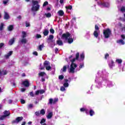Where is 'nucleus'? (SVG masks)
<instances>
[{"instance_id": "3c124183", "label": "nucleus", "mask_w": 125, "mask_h": 125, "mask_svg": "<svg viewBox=\"0 0 125 125\" xmlns=\"http://www.w3.org/2000/svg\"><path fill=\"white\" fill-rule=\"evenodd\" d=\"M25 100H23V99H21V104H25Z\"/></svg>"}, {"instance_id": "ddd939ff", "label": "nucleus", "mask_w": 125, "mask_h": 125, "mask_svg": "<svg viewBox=\"0 0 125 125\" xmlns=\"http://www.w3.org/2000/svg\"><path fill=\"white\" fill-rule=\"evenodd\" d=\"M53 116V112H50L48 113L47 115V119H51L52 117Z\"/></svg>"}, {"instance_id": "bb28decb", "label": "nucleus", "mask_w": 125, "mask_h": 125, "mask_svg": "<svg viewBox=\"0 0 125 125\" xmlns=\"http://www.w3.org/2000/svg\"><path fill=\"white\" fill-rule=\"evenodd\" d=\"M53 39H54V36H53V35H50L49 36V38H48V40L49 41H52Z\"/></svg>"}, {"instance_id": "1a4fd4ad", "label": "nucleus", "mask_w": 125, "mask_h": 125, "mask_svg": "<svg viewBox=\"0 0 125 125\" xmlns=\"http://www.w3.org/2000/svg\"><path fill=\"white\" fill-rule=\"evenodd\" d=\"M12 53H13V51H10L9 53H8L6 55H5L4 57L6 59H8L10 56L12 55Z\"/></svg>"}, {"instance_id": "79ce46f5", "label": "nucleus", "mask_w": 125, "mask_h": 125, "mask_svg": "<svg viewBox=\"0 0 125 125\" xmlns=\"http://www.w3.org/2000/svg\"><path fill=\"white\" fill-rule=\"evenodd\" d=\"M36 39H40V38H42V35H41L40 34H37L36 36Z\"/></svg>"}, {"instance_id": "e2e57ef3", "label": "nucleus", "mask_w": 125, "mask_h": 125, "mask_svg": "<svg viewBox=\"0 0 125 125\" xmlns=\"http://www.w3.org/2000/svg\"><path fill=\"white\" fill-rule=\"evenodd\" d=\"M102 2H100V1H98L97 2V4L98 5H102Z\"/></svg>"}, {"instance_id": "680f3d73", "label": "nucleus", "mask_w": 125, "mask_h": 125, "mask_svg": "<svg viewBox=\"0 0 125 125\" xmlns=\"http://www.w3.org/2000/svg\"><path fill=\"white\" fill-rule=\"evenodd\" d=\"M121 37L122 39H123V40H125V35H121Z\"/></svg>"}, {"instance_id": "a211bd4d", "label": "nucleus", "mask_w": 125, "mask_h": 125, "mask_svg": "<svg viewBox=\"0 0 125 125\" xmlns=\"http://www.w3.org/2000/svg\"><path fill=\"white\" fill-rule=\"evenodd\" d=\"M89 115L91 117H92V116L94 115L95 114V112H94V111L92 109H90L89 111Z\"/></svg>"}, {"instance_id": "cd10ccee", "label": "nucleus", "mask_w": 125, "mask_h": 125, "mask_svg": "<svg viewBox=\"0 0 125 125\" xmlns=\"http://www.w3.org/2000/svg\"><path fill=\"white\" fill-rule=\"evenodd\" d=\"M116 62L117 63H118V64H121V63H123V60H122V59H116Z\"/></svg>"}, {"instance_id": "f257e3e1", "label": "nucleus", "mask_w": 125, "mask_h": 125, "mask_svg": "<svg viewBox=\"0 0 125 125\" xmlns=\"http://www.w3.org/2000/svg\"><path fill=\"white\" fill-rule=\"evenodd\" d=\"M76 60H77V59L76 58H73L72 60H70L71 63L69 69V73H71L72 74H74L75 73V70L76 68L78 67V65L74 62H76Z\"/></svg>"}, {"instance_id": "0eeeda50", "label": "nucleus", "mask_w": 125, "mask_h": 125, "mask_svg": "<svg viewBox=\"0 0 125 125\" xmlns=\"http://www.w3.org/2000/svg\"><path fill=\"white\" fill-rule=\"evenodd\" d=\"M45 67L46 70H47V61H45L43 64H40V70H43Z\"/></svg>"}, {"instance_id": "a19ab883", "label": "nucleus", "mask_w": 125, "mask_h": 125, "mask_svg": "<svg viewBox=\"0 0 125 125\" xmlns=\"http://www.w3.org/2000/svg\"><path fill=\"white\" fill-rule=\"evenodd\" d=\"M30 22H28L27 21H25V27H30Z\"/></svg>"}, {"instance_id": "c85d7f7f", "label": "nucleus", "mask_w": 125, "mask_h": 125, "mask_svg": "<svg viewBox=\"0 0 125 125\" xmlns=\"http://www.w3.org/2000/svg\"><path fill=\"white\" fill-rule=\"evenodd\" d=\"M46 75L45 74V72H40V73H39V77H43V76Z\"/></svg>"}, {"instance_id": "f3484780", "label": "nucleus", "mask_w": 125, "mask_h": 125, "mask_svg": "<svg viewBox=\"0 0 125 125\" xmlns=\"http://www.w3.org/2000/svg\"><path fill=\"white\" fill-rule=\"evenodd\" d=\"M117 43H120V44L124 45L125 44V41L124 40L120 39L117 41Z\"/></svg>"}, {"instance_id": "2f4dec72", "label": "nucleus", "mask_w": 125, "mask_h": 125, "mask_svg": "<svg viewBox=\"0 0 125 125\" xmlns=\"http://www.w3.org/2000/svg\"><path fill=\"white\" fill-rule=\"evenodd\" d=\"M22 36L21 38H22V39H25V38H26L27 37V35L26 34V32L23 31L22 32Z\"/></svg>"}, {"instance_id": "9d476101", "label": "nucleus", "mask_w": 125, "mask_h": 125, "mask_svg": "<svg viewBox=\"0 0 125 125\" xmlns=\"http://www.w3.org/2000/svg\"><path fill=\"white\" fill-rule=\"evenodd\" d=\"M22 84H23V85H24V86H25L26 87H29V86H30V83H29V81L28 80L24 81L22 83Z\"/></svg>"}, {"instance_id": "6e6552de", "label": "nucleus", "mask_w": 125, "mask_h": 125, "mask_svg": "<svg viewBox=\"0 0 125 125\" xmlns=\"http://www.w3.org/2000/svg\"><path fill=\"white\" fill-rule=\"evenodd\" d=\"M71 36V34L69 32H66V33H64L62 35V39H65V40H68V38Z\"/></svg>"}, {"instance_id": "13d9d810", "label": "nucleus", "mask_w": 125, "mask_h": 125, "mask_svg": "<svg viewBox=\"0 0 125 125\" xmlns=\"http://www.w3.org/2000/svg\"><path fill=\"white\" fill-rule=\"evenodd\" d=\"M51 17V14L50 13H47V18H49Z\"/></svg>"}, {"instance_id": "0e129e2a", "label": "nucleus", "mask_w": 125, "mask_h": 125, "mask_svg": "<svg viewBox=\"0 0 125 125\" xmlns=\"http://www.w3.org/2000/svg\"><path fill=\"white\" fill-rule=\"evenodd\" d=\"M85 112L86 114H89V111H88V109H87V108H86L85 110Z\"/></svg>"}, {"instance_id": "603ef678", "label": "nucleus", "mask_w": 125, "mask_h": 125, "mask_svg": "<svg viewBox=\"0 0 125 125\" xmlns=\"http://www.w3.org/2000/svg\"><path fill=\"white\" fill-rule=\"evenodd\" d=\"M9 0H3V4H6L7 2H8Z\"/></svg>"}, {"instance_id": "f704fd0d", "label": "nucleus", "mask_w": 125, "mask_h": 125, "mask_svg": "<svg viewBox=\"0 0 125 125\" xmlns=\"http://www.w3.org/2000/svg\"><path fill=\"white\" fill-rule=\"evenodd\" d=\"M80 58L82 60H83L84 59V54L82 53L80 55Z\"/></svg>"}, {"instance_id": "20e7f679", "label": "nucleus", "mask_w": 125, "mask_h": 125, "mask_svg": "<svg viewBox=\"0 0 125 125\" xmlns=\"http://www.w3.org/2000/svg\"><path fill=\"white\" fill-rule=\"evenodd\" d=\"M95 31L93 33V35L95 38H98L99 34H98V31H99V27L97 24L95 25Z\"/></svg>"}, {"instance_id": "5701e85b", "label": "nucleus", "mask_w": 125, "mask_h": 125, "mask_svg": "<svg viewBox=\"0 0 125 125\" xmlns=\"http://www.w3.org/2000/svg\"><path fill=\"white\" fill-rule=\"evenodd\" d=\"M6 74H7L6 70H2L1 71L0 70V76H1L2 75H6Z\"/></svg>"}, {"instance_id": "8fccbe9b", "label": "nucleus", "mask_w": 125, "mask_h": 125, "mask_svg": "<svg viewBox=\"0 0 125 125\" xmlns=\"http://www.w3.org/2000/svg\"><path fill=\"white\" fill-rule=\"evenodd\" d=\"M40 114H41V113H40V111H36L35 112L36 116H40Z\"/></svg>"}, {"instance_id": "423d86ee", "label": "nucleus", "mask_w": 125, "mask_h": 125, "mask_svg": "<svg viewBox=\"0 0 125 125\" xmlns=\"http://www.w3.org/2000/svg\"><path fill=\"white\" fill-rule=\"evenodd\" d=\"M58 102V98H56L54 100L52 99H50L49 100V104L51 105H52V104H56Z\"/></svg>"}, {"instance_id": "72a5a7b5", "label": "nucleus", "mask_w": 125, "mask_h": 125, "mask_svg": "<svg viewBox=\"0 0 125 125\" xmlns=\"http://www.w3.org/2000/svg\"><path fill=\"white\" fill-rule=\"evenodd\" d=\"M44 114H45V111L43 109H42L40 111V114L43 115Z\"/></svg>"}, {"instance_id": "a878e982", "label": "nucleus", "mask_w": 125, "mask_h": 125, "mask_svg": "<svg viewBox=\"0 0 125 125\" xmlns=\"http://www.w3.org/2000/svg\"><path fill=\"white\" fill-rule=\"evenodd\" d=\"M62 72H65L67 71V66H63V68L61 69Z\"/></svg>"}, {"instance_id": "338daca9", "label": "nucleus", "mask_w": 125, "mask_h": 125, "mask_svg": "<svg viewBox=\"0 0 125 125\" xmlns=\"http://www.w3.org/2000/svg\"><path fill=\"white\" fill-rule=\"evenodd\" d=\"M30 96H32V97H34V93H33V92H30Z\"/></svg>"}, {"instance_id": "09e8293b", "label": "nucleus", "mask_w": 125, "mask_h": 125, "mask_svg": "<svg viewBox=\"0 0 125 125\" xmlns=\"http://www.w3.org/2000/svg\"><path fill=\"white\" fill-rule=\"evenodd\" d=\"M50 33H51V34H54V29L51 28L50 29Z\"/></svg>"}, {"instance_id": "37998d69", "label": "nucleus", "mask_w": 125, "mask_h": 125, "mask_svg": "<svg viewBox=\"0 0 125 125\" xmlns=\"http://www.w3.org/2000/svg\"><path fill=\"white\" fill-rule=\"evenodd\" d=\"M86 108H80V111L81 112H85V110H86Z\"/></svg>"}, {"instance_id": "412c9836", "label": "nucleus", "mask_w": 125, "mask_h": 125, "mask_svg": "<svg viewBox=\"0 0 125 125\" xmlns=\"http://www.w3.org/2000/svg\"><path fill=\"white\" fill-rule=\"evenodd\" d=\"M65 8L66 9V12H68V10H72L73 8V6H72V5H69L68 6H65Z\"/></svg>"}, {"instance_id": "774afa93", "label": "nucleus", "mask_w": 125, "mask_h": 125, "mask_svg": "<svg viewBox=\"0 0 125 125\" xmlns=\"http://www.w3.org/2000/svg\"><path fill=\"white\" fill-rule=\"evenodd\" d=\"M28 107L30 109H31V108H33V104H30L29 105H28Z\"/></svg>"}, {"instance_id": "5fc2aeb1", "label": "nucleus", "mask_w": 125, "mask_h": 125, "mask_svg": "<svg viewBox=\"0 0 125 125\" xmlns=\"http://www.w3.org/2000/svg\"><path fill=\"white\" fill-rule=\"evenodd\" d=\"M107 57H109V54L106 53L105 55H104V58L105 59H107Z\"/></svg>"}, {"instance_id": "c756f323", "label": "nucleus", "mask_w": 125, "mask_h": 125, "mask_svg": "<svg viewBox=\"0 0 125 125\" xmlns=\"http://www.w3.org/2000/svg\"><path fill=\"white\" fill-rule=\"evenodd\" d=\"M74 42V39H73V38H69L68 39V43H72V42Z\"/></svg>"}, {"instance_id": "2eb2a0df", "label": "nucleus", "mask_w": 125, "mask_h": 125, "mask_svg": "<svg viewBox=\"0 0 125 125\" xmlns=\"http://www.w3.org/2000/svg\"><path fill=\"white\" fill-rule=\"evenodd\" d=\"M57 44L58 45H63V42L61 40H58L57 41Z\"/></svg>"}, {"instance_id": "052dcab7", "label": "nucleus", "mask_w": 125, "mask_h": 125, "mask_svg": "<svg viewBox=\"0 0 125 125\" xmlns=\"http://www.w3.org/2000/svg\"><path fill=\"white\" fill-rule=\"evenodd\" d=\"M3 45H4V43H0V48H1V47H2V46H3Z\"/></svg>"}, {"instance_id": "58836bf2", "label": "nucleus", "mask_w": 125, "mask_h": 125, "mask_svg": "<svg viewBox=\"0 0 125 125\" xmlns=\"http://www.w3.org/2000/svg\"><path fill=\"white\" fill-rule=\"evenodd\" d=\"M59 80H63L64 79V76L63 75H61L59 76Z\"/></svg>"}, {"instance_id": "bf43d9fd", "label": "nucleus", "mask_w": 125, "mask_h": 125, "mask_svg": "<svg viewBox=\"0 0 125 125\" xmlns=\"http://www.w3.org/2000/svg\"><path fill=\"white\" fill-rule=\"evenodd\" d=\"M84 65L83 64H80V65L79 66L80 69L83 68V67Z\"/></svg>"}, {"instance_id": "b1692460", "label": "nucleus", "mask_w": 125, "mask_h": 125, "mask_svg": "<svg viewBox=\"0 0 125 125\" xmlns=\"http://www.w3.org/2000/svg\"><path fill=\"white\" fill-rule=\"evenodd\" d=\"M14 29L13 25H11L8 27V31H13Z\"/></svg>"}, {"instance_id": "49530a36", "label": "nucleus", "mask_w": 125, "mask_h": 125, "mask_svg": "<svg viewBox=\"0 0 125 125\" xmlns=\"http://www.w3.org/2000/svg\"><path fill=\"white\" fill-rule=\"evenodd\" d=\"M43 123H45V120L44 118L42 119L40 124H43Z\"/></svg>"}, {"instance_id": "39448f33", "label": "nucleus", "mask_w": 125, "mask_h": 125, "mask_svg": "<svg viewBox=\"0 0 125 125\" xmlns=\"http://www.w3.org/2000/svg\"><path fill=\"white\" fill-rule=\"evenodd\" d=\"M23 120V117H18L16 120L12 121V124H18L20 122H21Z\"/></svg>"}, {"instance_id": "a18cd8bd", "label": "nucleus", "mask_w": 125, "mask_h": 125, "mask_svg": "<svg viewBox=\"0 0 125 125\" xmlns=\"http://www.w3.org/2000/svg\"><path fill=\"white\" fill-rule=\"evenodd\" d=\"M44 36H47V30H45L44 32H43Z\"/></svg>"}, {"instance_id": "4c0bfd02", "label": "nucleus", "mask_w": 125, "mask_h": 125, "mask_svg": "<svg viewBox=\"0 0 125 125\" xmlns=\"http://www.w3.org/2000/svg\"><path fill=\"white\" fill-rule=\"evenodd\" d=\"M76 19H77L76 18H72V19L71 20V23H72V24H74V22L76 21Z\"/></svg>"}, {"instance_id": "864d4df0", "label": "nucleus", "mask_w": 125, "mask_h": 125, "mask_svg": "<svg viewBox=\"0 0 125 125\" xmlns=\"http://www.w3.org/2000/svg\"><path fill=\"white\" fill-rule=\"evenodd\" d=\"M69 80L70 81H69L68 79H64V82L68 83V82H69V83H70L71 82V78H69Z\"/></svg>"}, {"instance_id": "aec40b11", "label": "nucleus", "mask_w": 125, "mask_h": 125, "mask_svg": "<svg viewBox=\"0 0 125 125\" xmlns=\"http://www.w3.org/2000/svg\"><path fill=\"white\" fill-rule=\"evenodd\" d=\"M14 42H15V39L14 38H12V39H11L9 42V44H10V45H12L13 43H14Z\"/></svg>"}, {"instance_id": "393cba45", "label": "nucleus", "mask_w": 125, "mask_h": 125, "mask_svg": "<svg viewBox=\"0 0 125 125\" xmlns=\"http://www.w3.org/2000/svg\"><path fill=\"white\" fill-rule=\"evenodd\" d=\"M50 63L47 62V71H51V66L49 65Z\"/></svg>"}, {"instance_id": "7c9ffc66", "label": "nucleus", "mask_w": 125, "mask_h": 125, "mask_svg": "<svg viewBox=\"0 0 125 125\" xmlns=\"http://www.w3.org/2000/svg\"><path fill=\"white\" fill-rule=\"evenodd\" d=\"M4 26V24H3V23H1L0 25V31H2L3 30V26Z\"/></svg>"}, {"instance_id": "de8ad7c7", "label": "nucleus", "mask_w": 125, "mask_h": 125, "mask_svg": "<svg viewBox=\"0 0 125 125\" xmlns=\"http://www.w3.org/2000/svg\"><path fill=\"white\" fill-rule=\"evenodd\" d=\"M39 93L40 94H42L43 93H44V91L43 90H39Z\"/></svg>"}, {"instance_id": "4d7b16f0", "label": "nucleus", "mask_w": 125, "mask_h": 125, "mask_svg": "<svg viewBox=\"0 0 125 125\" xmlns=\"http://www.w3.org/2000/svg\"><path fill=\"white\" fill-rule=\"evenodd\" d=\"M46 5H47V1H46L43 4V7L46 6Z\"/></svg>"}, {"instance_id": "f8f14e48", "label": "nucleus", "mask_w": 125, "mask_h": 125, "mask_svg": "<svg viewBox=\"0 0 125 125\" xmlns=\"http://www.w3.org/2000/svg\"><path fill=\"white\" fill-rule=\"evenodd\" d=\"M28 42V41H27V39H25V38H23L22 39H21L20 41L19 42H21L22 44H26L27 43V42Z\"/></svg>"}, {"instance_id": "4be33fe9", "label": "nucleus", "mask_w": 125, "mask_h": 125, "mask_svg": "<svg viewBox=\"0 0 125 125\" xmlns=\"http://www.w3.org/2000/svg\"><path fill=\"white\" fill-rule=\"evenodd\" d=\"M3 114H4V116L8 115V116H10V112H9V111L5 110L3 112Z\"/></svg>"}, {"instance_id": "9b49d317", "label": "nucleus", "mask_w": 125, "mask_h": 125, "mask_svg": "<svg viewBox=\"0 0 125 125\" xmlns=\"http://www.w3.org/2000/svg\"><path fill=\"white\" fill-rule=\"evenodd\" d=\"M10 17H9V15L8 13L6 12H4V19L5 20H8Z\"/></svg>"}, {"instance_id": "c03bdc74", "label": "nucleus", "mask_w": 125, "mask_h": 125, "mask_svg": "<svg viewBox=\"0 0 125 125\" xmlns=\"http://www.w3.org/2000/svg\"><path fill=\"white\" fill-rule=\"evenodd\" d=\"M42 47H43V44H42V45H40V46L39 47V50L42 51Z\"/></svg>"}, {"instance_id": "e433bc0d", "label": "nucleus", "mask_w": 125, "mask_h": 125, "mask_svg": "<svg viewBox=\"0 0 125 125\" xmlns=\"http://www.w3.org/2000/svg\"><path fill=\"white\" fill-rule=\"evenodd\" d=\"M63 86L64 87H68V86H69V83H63Z\"/></svg>"}, {"instance_id": "4468645a", "label": "nucleus", "mask_w": 125, "mask_h": 125, "mask_svg": "<svg viewBox=\"0 0 125 125\" xmlns=\"http://www.w3.org/2000/svg\"><path fill=\"white\" fill-rule=\"evenodd\" d=\"M59 16H64V11L62 10H60L58 12Z\"/></svg>"}, {"instance_id": "69168bd1", "label": "nucleus", "mask_w": 125, "mask_h": 125, "mask_svg": "<svg viewBox=\"0 0 125 125\" xmlns=\"http://www.w3.org/2000/svg\"><path fill=\"white\" fill-rule=\"evenodd\" d=\"M33 54L34 55H36V56H38V52H36V51L34 52L33 53Z\"/></svg>"}, {"instance_id": "f03ea898", "label": "nucleus", "mask_w": 125, "mask_h": 125, "mask_svg": "<svg viewBox=\"0 0 125 125\" xmlns=\"http://www.w3.org/2000/svg\"><path fill=\"white\" fill-rule=\"evenodd\" d=\"M39 4V1L37 0H32V7L31 10L32 11H38L40 9V5Z\"/></svg>"}, {"instance_id": "7ed1b4c3", "label": "nucleus", "mask_w": 125, "mask_h": 125, "mask_svg": "<svg viewBox=\"0 0 125 125\" xmlns=\"http://www.w3.org/2000/svg\"><path fill=\"white\" fill-rule=\"evenodd\" d=\"M103 34L105 39H108L110 38V35H112V31L109 28H106L104 30Z\"/></svg>"}, {"instance_id": "ea45409f", "label": "nucleus", "mask_w": 125, "mask_h": 125, "mask_svg": "<svg viewBox=\"0 0 125 125\" xmlns=\"http://www.w3.org/2000/svg\"><path fill=\"white\" fill-rule=\"evenodd\" d=\"M121 11L122 12H124L125 11V6H123V7H121Z\"/></svg>"}, {"instance_id": "6e6d98bb", "label": "nucleus", "mask_w": 125, "mask_h": 125, "mask_svg": "<svg viewBox=\"0 0 125 125\" xmlns=\"http://www.w3.org/2000/svg\"><path fill=\"white\" fill-rule=\"evenodd\" d=\"M39 94H40V91H39V90L36 91V92H35V95H39Z\"/></svg>"}, {"instance_id": "6ab92c4d", "label": "nucleus", "mask_w": 125, "mask_h": 125, "mask_svg": "<svg viewBox=\"0 0 125 125\" xmlns=\"http://www.w3.org/2000/svg\"><path fill=\"white\" fill-rule=\"evenodd\" d=\"M104 7H108L109 6V3L107 2H104L102 3V5Z\"/></svg>"}, {"instance_id": "473e14b6", "label": "nucleus", "mask_w": 125, "mask_h": 125, "mask_svg": "<svg viewBox=\"0 0 125 125\" xmlns=\"http://www.w3.org/2000/svg\"><path fill=\"white\" fill-rule=\"evenodd\" d=\"M80 58V53L77 52L76 54V58L75 59L76 60H79V58Z\"/></svg>"}, {"instance_id": "c9c22d12", "label": "nucleus", "mask_w": 125, "mask_h": 125, "mask_svg": "<svg viewBox=\"0 0 125 125\" xmlns=\"http://www.w3.org/2000/svg\"><path fill=\"white\" fill-rule=\"evenodd\" d=\"M65 90H66V89L65 88L64 86L61 87V88H60V91H65Z\"/></svg>"}, {"instance_id": "dca6fc26", "label": "nucleus", "mask_w": 125, "mask_h": 125, "mask_svg": "<svg viewBox=\"0 0 125 125\" xmlns=\"http://www.w3.org/2000/svg\"><path fill=\"white\" fill-rule=\"evenodd\" d=\"M6 117H8V115H1L0 116V121H3L6 119Z\"/></svg>"}]
</instances>
